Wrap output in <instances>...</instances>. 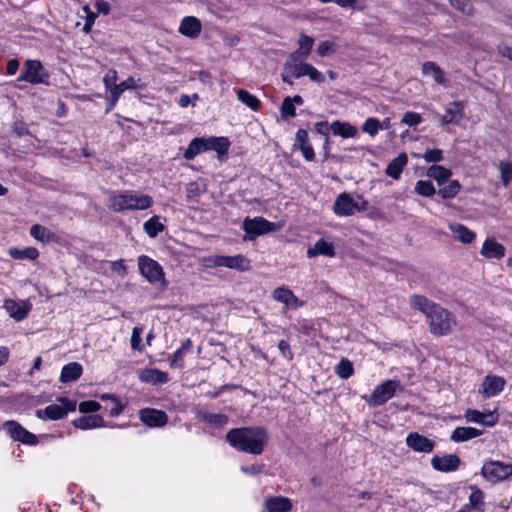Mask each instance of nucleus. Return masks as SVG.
Returning a JSON list of instances; mask_svg holds the SVG:
<instances>
[{"instance_id": "1", "label": "nucleus", "mask_w": 512, "mask_h": 512, "mask_svg": "<svg viewBox=\"0 0 512 512\" xmlns=\"http://www.w3.org/2000/svg\"><path fill=\"white\" fill-rule=\"evenodd\" d=\"M226 440L239 451L259 455L264 450L268 435L262 427H242L231 429L226 435Z\"/></svg>"}, {"instance_id": "2", "label": "nucleus", "mask_w": 512, "mask_h": 512, "mask_svg": "<svg viewBox=\"0 0 512 512\" xmlns=\"http://www.w3.org/2000/svg\"><path fill=\"white\" fill-rule=\"evenodd\" d=\"M153 203V198L147 194L126 190L119 194H112L108 200V208L114 212L146 210L149 209Z\"/></svg>"}, {"instance_id": "3", "label": "nucleus", "mask_w": 512, "mask_h": 512, "mask_svg": "<svg viewBox=\"0 0 512 512\" xmlns=\"http://www.w3.org/2000/svg\"><path fill=\"white\" fill-rule=\"evenodd\" d=\"M404 390L399 380H385L377 385L370 395H364L362 398L373 407H378L392 399L397 392Z\"/></svg>"}, {"instance_id": "4", "label": "nucleus", "mask_w": 512, "mask_h": 512, "mask_svg": "<svg viewBox=\"0 0 512 512\" xmlns=\"http://www.w3.org/2000/svg\"><path fill=\"white\" fill-rule=\"evenodd\" d=\"M137 264L139 273L150 284L163 288L167 285L164 270L156 260L147 255H140Z\"/></svg>"}, {"instance_id": "5", "label": "nucleus", "mask_w": 512, "mask_h": 512, "mask_svg": "<svg viewBox=\"0 0 512 512\" xmlns=\"http://www.w3.org/2000/svg\"><path fill=\"white\" fill-rule=\"evenodd\" d=\"M427 318L429 319L431 333L438 336L450 333L452 328L456 325L454 315L439 304L432 310Z\"/></svg>"}, {"instance_id": "6", "label": "nucleus", "mask_w": 512, "mask_h": 512, "mask_svg": "<svg viewBox=\"0 0 512 512\" xmlns=\"http://www.w3.org/2000/svg\"><path fill=\"white\" fill-rule=\"evenodd\" d=\"M284 66L291 73V76L297 79L307 76L312 82L322 83L324 81L323 74L311 64L300 61L296 53L289 55Z\"/></svg>"}, {"instance_id": "7", "label": "nucleus", "mask_w": 512, "mask_h": 512, "mask_svg": "<svg viewBox=\"0 0 512 512\" xmlns=\"http://www.w3.org/2000/svg\"><path fill=\"white\" fill-rule=\"evenodd\" d=\"M368 207V202L358 195L356 198L348 193H342L337 196L333 211L339 217H347L353 215L356 211H364Z\"/></svg>"}, {"instance_id": "8", "label": "nucleus", "mask_w": 512, "mask_h": 512, "mask_svg": "<svg viewBox=\"0 0 512 512\" xmlns=\"http://www.w3.org/2000/svg\"><path fill=\"white\" fill-rule=\"evenodd\" d=\"M242 229L245 232V239L253 241L260 235L278 231L280 226L263 217H255L246 218L242 223Z\"/></svg>"}, {"instance_id": "9", "label": "nucleus", "mask_w": 512, "mask_h": 512, "mask_svg": "<svg viewBox=\"0 0 512 512\" xmlns=\"http://www.w3.org/2000/svg\"><path fill=\"white\" fill-rule=\"evenodd\" d=\"M49 74L39 60L28 59L24 62L18 81H25L32 85L47 84Z\"/></svg>"}, {"instance_id": "10", "label": "nucleus", "mask_w": 512, "mask_h": 512, "mask_svg": "<svg viewBox=\"0 0 512 512\" xmlns=\"http://www.w3.org/2000/svg\"><path fill=\"white\" fill-rule=\"evenodd\" d=\"M76 402L69 398L62 397L58 403L50 404L45 409L36 411V416L42 420H59L64 418L69 412L75 411Z\"/></svg>"}, {"instance_id": "11", "label": "nucleus", "mask_w": 512, "mask_h": 512, "mask_svg": "<svg viewBox=\"0 0 512 512\" xmlns=\"http://www.w3.org/2000/svg\"><path fill=\"white\" fill-rule=\"evenodd\" d=\"M3 429L14 440L26 445H36L38 443L37 436L25 429L18 422L9 420L4 422Z\"/></svg>"}, {"instance_id": "12", "label": "nucleus", "mask_w": 512, "mask_h": 512, "mask_svg": "<svg viewBox=\"0 0 512 512\" xmlns=\"http://www.w3.org/2000/svg\"><path fill=\"white\" fill-rule=\"evenodd\" d=\"M482 475L492 481H502L512 477V465L490 461L483 465Z\"/></svg>"}, {"instance_id": "13", "label": "nucleus", "mask_w": 512, "mask_h": 512, "mask_svg": "<svg viewBox=\"0 0 512 512\" xmlns=\"http://www.w3.org/2000/svg\"><path fill=\"white\" fill-rule=\"evenodd\" d=\"M139 419L149 428H160L167 424L168 415L163 410L143 408L139 411Z\"/></svg>"}, {"instance_id": "14", "label": "nucleus", "mask_w": 512, "mask_h": 512, "mask_svg": "<svg viewBox=\"0 0 512 512\" xmlns=\"http://www.w3.org/2000/svg\"><path fill=\"white\" fill-rule=\"evenodd\" d=\"M272 298L283 304L285 310H296L304 305V302L285 286L277 287L272 292Z\"/></svg>"}, {"instance_id": "15", "label": "nucleus", "mask_w": 512, "mask_h": 512, "mask_svg": "<svg viewBox=\"0 0 512 512\" xmlns=\"http://www.w3.org/2000/svg\"><path fill=\"white\" fill-rule=\"evenodd\" d=\"M3 308L11 318L20 322L28 316L32 309V304L28 300L17 301L14 299H6L4 301Z\"/></svg>"}, {"instance_id": "16", "label": "nucleus", "mask_w": 512, "mask_h": 512, "mask_svg": "<svg viewBox=\"0 0 512 512\" xmlns=\"http://www.w3.org/2000/svg\"><path fill=\"white\" fill-rule=\"evenodd\" d=\"M505 383L503 377L488 375L483 380L479 393L482 394L484 398L497 396L503 391Z\"/></svg>"}, {"instance_id": "17", "label": "nucleus", "mask_w": 512, "mask_h": 512, "mask_svg": "<svg viewBox=\"0 0 512 512\" xmlns=\"http://www.w3.org/2000/svg\"><path fill=\"white\" fill-rule=\"evenodd\" d=\"M464 418L467 422L480 424L486 427H493L498 422V416L495 414V412H481L476 409L466 410Z\"/></svg>"}, {"instance_id": "18", "label": "nucleus", "mask_w": 512, "mask_h": 512, "mask_svg": "<svg viewBox=\"0 0 512 512\" xmlns=\"http://www.w3.org/2000/svg\"><path fill=\"white\" fill-rule=\"evenodd\" d=\"M136 88L142 89L144 88V84L142 83L141 79H136L134 77H128L126 80L114 86L110 96V103L108 105L107 111H110L116 105L124 91Z\"/></svg>"}, {"instance_id": "19", "label": "nucleus", "mask_w": 512, "mask_h": 512, "mask_svg": "<svg viewBox=\"0 0 512 512\" xmlns=\"http://www.w3.org/2000/svg\"><path fill=\"white\" fill-rule=\"evenodd\" d=\"M406 444L409 448L419 453H430L434 449V442L427 437L417 433L411 432L406 437Z\"/></svg>"}, {"instance_id": "20", "label": "nucleus", "mask_w": 512, "mask_h": 512, "mask_svg": "<svg viewBox=\"0 0 512 512\" xmlns=\"http://www.w3.org/2000/svg\"><path fill=\"white\" fill-rule=\"evenodd\" d=\"M202 31V23L195 16H185L182 18L178 32L190 39L197 38Z\"/></svg>"}, {"instance_id": "21", "label": "nucleus", "mask_w": 512, "mask_h": 512, "mask_svg": "<svg viewBox=\"0 0 512 512\" xmlns=\"http://www.w3.org/2000/svg\"><path fill=\"white\" fill-rule=\"evenodd\" d=\"M460 459L454 454H447L443 456H434L431 459V466L440 472H452L458 469Z\"/></svg>"}, {"instance_id": "22", "label": "nucleus", "mask_w": 512, "mask_h": 512, "mask_svg": "<svg viewBox=\"0 0 512 512\" xmlns=\"http://www.w3.org/2000/svg\"><path fill=\"white\" fill-rule=\"evenodd\" d=\"M138 378L143 383L155 386L166 384L169 381V376L166 372L155 368L142 369L138 374Z\"/></svg>"}, {"instance_id": "23", "label": "nucleus", "mask_w": 512, "mask_h": 512, "mask_svg": "<svg viewBox=\"0 0 512 512\" xmlns=\"http://www.w3.org/2000/svg\"><path fill=\"white\" fill-rule=\"evenodd\" d=\"M292 507V500L288 497L269 496L264 500V509L266 512H290Z\"/></svg>"}, {"instance_id": "24", "label": "nucleus", "mask_w": 512, "mask_h": 512, "mask_svg": "<svg viewBox=\"0 0 512 512\" xmlns=\"http://www.w3.org/2000/svg\"><path fill=\"white\" fill-rule=\"evenodd\" d=\"M75 428L81 430H90L107 427L103 417L99 414L84 415L72 421Z\"/></svg>"}, {"instance_id": "25", "label": "nucleus", "mask_w": 512, "mask_h": 512, "mask_svg": "<svg viewBox=\"0 0 512 512\" xmlns=\"http://www.w3.org/2000/svg\"><path fill=\"white\" fill-rule=\"evenodd\" d=\"M464 116V106L462 102L454 101L450 103L446 109L445 113L440 117V121L442 125L447 124H458Z\"/></svg>"}, {"instance_id": "26", "label": "nucleus", "mask_w": 512, "mask_h": 512, "mask_svg": "<svg viewBox=\"0 0 512 512\" xmlns=\"http://www.w3.org/2000/svg\"><path fill=\"white\" fill-rule=\"evenodd\" d=\"M481 255L488 259H501L505 255V248L494 238H487L482 245Z\"/></svg>"}, {"instance_id": "27", "label": "nucleus", "mask_w": 512, "mask_h": 512, "mask_svg": "<svg viewBox=\"0 0 512 512\" xmlns=\"http://www.w3.org/2000/svg\"><path fill=\"white\" fill-rule=\"evenodd\" d=\"M422 73L426 77H431L437 84L447 86L448 80L444 71L435 62L427 61L422 65Z\"/></svg>"}, {"instance_id": "28", "label": "nucleus", "mask_w": 512, "mask_h": 512, "mask_svg": "<svg viewBox=\"0 0 512 512\" xmlns=\"http://www.w3.org/2000/svg\"><path fill=\"white\" fill-rule=\"evenodd\" d=\"M330 129L334 136H339L344 139L354 138L358 134V129L356 126L349 122H342L339 120L333 121L330 124Z\"/></svg>"}, {"instance_id": "29", "label": "nucleus", "mask_w": 512, "mask_h": 512, "mask_svg": "<svg viewBox=\"0 0 512 512\" xmlns=\"http://www.w3.org/2000/svg\"><path fill=\"white\" fill-rule=\"evenodd\" d=\"M319 255L334 257L335 249L333 243L327 242L324 238H321L314 244V246L308 248V258H314Z\"/></svg>"}, {"instance_id": "30", "label": "nucleus", "mask_w": 512, "mask_h": 512, "mask_svg": "<svg viewBox=\"0 0 512 512\" xmlns=\"http://www.w3.org/2000/svg\"><path fill=\"white\" fill-rule=\"evenodd\" d=\"M408 163V156L406 153H400L394 158L386 167L385 173L387 176L397 180L400 178L403 169Z\"/></svg>"}, {"instance_id": "31", "label": "nucleus", "mask_w": 512, "mask_h": 512, "mask_svg": "<svg viewBox=\"0 0 512 512\" xmlns=\"http://www.w3.org/2000/svg\"><path fill=\"white\" fill-rule=\"evenodd\" d=\"M197 418L214 428H221L228 423V416L220 413H211L208 411H199L197 413Z\"/></svg>"}, {"instance_id": "32", "label": "nucleus", "mask_w": 512, "mask_h": 512, "mask_svg": "<svg viewBox=\"0 0 512 512\" xmlns=\"http://www.w3.org/2000/svg\"><path fill=\"white\" fill-rule=\"evenodd\" d=\"M409 303L412 309L418 310L421 313L425 314L426 317L432 312L433 309L438 305L428 298L422 295L413 294L409 298Z\"/></svg>"}, {"instance_id": "33", "label": "nucleus", "mask_w": 512, "mask_h": 512, "mask_svg": "<svg viewBox=\"0 0 512 512\" xmlns=\"http://www.w3.org/2000/svg\"><path fill=\"white\" fill-rule=\"evenodd\" d=\"M164 221L161 216L154 215L144 222L143 229L150 238H156L166 228Z\"/></svg>"}, {"instance_id": "34", "label": "nucleus", "mask_w": 512, "mask_h": 512, "mask_svg": "<svg viewBox=\"0 0 512 512\" xmlns=\"http://www.w3.org/2000/svg\"><path fill=\"white\" fill-rule=\"evenodd\" d=\"M83 368L78 362H71L63 366L60 374V381L63 383L73 382L80 378Z\"/></svg>"}, {"instance_id": "35", "label": "nucleus", "mask_w": 512, "mask_h": 512, "mask_svg": "<svg viewBox=\"0 0 512 512\" xmlns=\"http://www.w3.org/2000/svg\"><path fill=\"white\" fill-rule=\"evenodd\" d=\"M30 235L38 242L48 244L56 241V235L47 227L40 224H34L30 228Z\"/></svg>"}, {"instance_id": "36", "label": "nucleus", "mask_w": 512, "mask_h": 512, "mask_svg": "<svg viewBox=\"0 0 512 512\" xmlns=\"http://www.w3.org/2000/svg\"><path fill=\"white\" fill-rule=\"evenodd\" d=\"M482 435V431L473 427H457L451 434L453 442L460 443Z\"/></svg>"}, {"instance_id": "37", "label": "nucleus", "mask_w": 512, "mask_h": 512, "mask_svg": "<svg viewBox=\"0 0 512 512\" xmlns=\"http://www.w3.org/2000/svg\"><path fill=\"white\" fill-rule=\"evenodd\" d=\"M224 267L238 271H248L251 267L250 260L244 255L226 256L224 255Z\"/></svg>"}, {"instance_id": "38", "label": "nucleus", "mask_w": 512, "mask_h": 512, "mask_svg": "<svg viewBox=\"0 0 512 512\" xmlns=\"http://www.w3.org/2000/svg\"><path fill=\"white\" fill-rule=\"evenodd\" d=\"M206 151L207 146L205 138L196 137L189 143L187 149L183 153V157L186 160H193L196 156Z\"/></svg>"}, {"instance_id": "39", "label": "nucleus", "mask_w": 512, "mask_h": 512, "mask_svg": "<svg viewBox=\"0 0 512 512\" xmlns=\"http://www.w3.org/2000/svg\"><path fill=\"white\" fill-rule=\"evenodd\" d=\"M303 99L300 95L286 97L281 105L280 111L283 118H291L296 115L295 105H302Z\"/></svg>"}, {"instance_id": "40", "label": "nucleus", "mask_w": 512, "mask_h": 512, "mask_svg": "<svg viewBox=\"0 0 512 512\" xmlns=\"http://www.w3.org/2000/svg\"><path fill=\"white\" fill-rule=\"evenodd\" d=\"M449 228L462 243L468 244L475 239V233L462 224H450Z\"/></svg>"}, {"instance_id": "41", "label": "nucleus", "mask_w": 512, "mask_h": 512, "mask_svg": "<svg viewBox=\"0 0 512 512\" xmlns=\"http://www.w3.org/2000/svg\"><path fill=\"white\" fill-rule=\"evenodd\" d=\"M427 175L431 178H433L438 185H443L448 181V179L451 177L452 172L451 170L439 166V165H432L427 170Z\"/></svg>"}, {"instance_id": "42", "label": "nucleus", "mask_w": 512, "mask_h": 512, "mask_svg": "<svg viewBox=\"0 0 512 512\" xmlns=\"http://www.w3.org/2000/svg\"><path fill=\"white\" fill-rule=\"evenodd\" d=\"M207 151L213 150L218 154H224L227 152L230 142L227 137H209L205 138Z\"/></svg>"}, {"instance_id": "43", "label": "nucleus", "mask_w": 512, "mask_h": 512, "mask_svg": "<svg viewBox=\"0 0 512 512\" xmlns=\"http://www.w3.org/2000/svg\"><path fill=\"white\" fill-rule=\"evenodd\" d=\"M10 257L16 260H36L39 257V251L35 247H26L24 249L10 248L8 251Z\"/></svg>"}, {"instance_id": "44", "label": "nucleus", "mask_w": 512, "mask_h": 512, "mask_svg": "<svg viewBox=\"0 0 512 512\" xmlns=\"http://www.w3.org/2000/svg\"><path fill=\"white\" fill-rule=\"evenodd\" d=\"M237 99L249 107L253 111H257L260 108V100L249 91L244 89L236 90Z\"/></svg>"}, {"instance_id": "45", "label": "nucleus", "mask_w": 512, "mask_h": 512, "mask_svg": "<svg viewBox=\"0 0 512 512\" xmlns=\"http://www.w3.org/2000/svg\"><path fill=\"white\" fill-rule=\"evenodd\" d=\"M299 49L295 52L296 56L307 58L314 45V39L308 35L300 34L298 39Z\"/></svg>"}, {"instance_id": "46", "label": "nucleus", "mask_w": 512, "mask_h": 512, "mask_svg": "<svg viewBox=\"0 0 512 512\" xmlns=\"http://www.w3.org/2000/svg\"><path fill=\"white\" fill-rule=\"evenodd\" d=\"M461 190V184L458 180L450 181L446 186L439 189L438 195L443 199L454 198Z\"/></svg>"}, {"instance_id": "47", "label": "nucleus", "mask_w": 512, "mask_h": 512, "mask_svg": "<svg viewBox=\"0 0 512 512\" xmlns=\"http://www.w3.org/2000/svg\"><path fill=\"white\" fill-rule=\"evenodd\" d=\"M415 192L423 197H431L436 193V189L431 181L419 180L415 184Z\"/></svg>"}, {"instance_id": "48", "label": "nucleus", "mask_w": 512, "mask_h": 512, "mask_svg": "<svg viewBox=\"0 0 512 512\" xmlns=\"http://www.w3.org/2000/svg\"><path fill=\"white\" fill-rule=\"evenodd\" d=\"M499 170L503 185L508 187L512 180V162L505 160L500 161Z\"/></svg>"}, {"instance_id": "49", "label": "nucleus", "mask_w": 512, "mask_h": 512, "mask_svg": "<svg viewBox=\"0 0 512 512\" xmlns=\"http://www.w3.org/2000/svg\"><path fill=\"white\" fill-rule=\"evenodd\" d=\"M336 373L342 379H348L354 373L352 362L347 359H342L336 366Z\"/></svg>"}, {"instance_id": "50", "label": "nucleus", "mask_w": 512, "mask_h": 512, "mask_svg": "<svg viewBox=\"0 0 512 512\" xmlns=\"http://www.w3.org/2000/svg\"><path fill=\"white\" fill-rule=\"evenodd\" d=\"M450 5L456 10L466 15H471L473 12L472 0H448Z\"/></svg>"}, {"instance_id": "51", "label": "nucleus", "mask_w": 512, "mask_h": 512, "mask_svg": "<svg viewBox=\"0 0 512 512\" xmlns=\"http://www.w3.org/2000/svg\"><path fill=\"white\" fill-rule=\"evenodd\" d=\"M380 129H382V127L379 120L373 117L366 119L362 126V131L370 136H375Z\"/></svg>"}, {"instance_id": "52", "label": "nucleus", "mask_w": 512, "mask_h": 512, "mask_svg": "<svg viewBox=\"0 0 512 512\" xmlns=\"http://www.w3.org/2000/svg\"><path fill=\"white\" fill-rule=\"evenodd\" d=\"M82 10L85 14V25L83 27V31L88 33L91 31L98 14L93 12L88 5L83 6Z\"/></svg>"}, {"instance_id": "53", "label": "nucleus", "mask_w": 512, "mask_h": 512, "mask_svg": "<svg viewBox=\"0 0 512 512\" xmlns=\"http://www.w3.org/2000/svg\"><path fill=\"white\" fill-rule=\"evenodd\" d=\"M142 327H134L132 330L131 335V347L133 350L136 351H143L144 345L142 344L141 334H142Z\"/></svg>"}, {"instance_id": "54", "label": "nucleus", "mask_w": 512, "mask_h": 512, "mask_svg": "<svg viewBox=\"0 0 512 512\" xmlns=\"http://www.w3.org/2000/svg\"><path fill=\"white\" fill-rule=\"evenodd\" d=\"M421 157L427 163H437L443 160V153L440 149H427Z\"/></svg>"}, {"instance_id": "55", "label": "nucleus", "mask_w": 512, "mask_h": 512, "mask_svg": "<svg viewBox=\"0 0 512 512\" xmlns=\"http://www.w3.org/2000/svg\"><path fill=\"white\" fill-rule=\"evenodd\" d=\"M101 404L94 400L82 401L79 404V411L81 413H95L101 409Z\"/></svg>"}, {"instance_id": "56", "label": "nucleus", "mask_w": 512, "mask_h": 512, "mask_svg": "<svg viewBox=\"0 0 512 512\" xmlns=\"http://www.w3.org/2000/svg\"><path fill=\"white\" fill-rule=\"evenodd\" d=\"M116 81L117 71L114 69H110L103 77L105 89L110 92V95L112 94L113 87L117 85Z\"/></svg>"}, {"instance_id": "57", "label": "nucleus", "mask_w": 512, "mask_h": 512, "mask_svg": "<svg viewBox=\"0 0 512 512\" xmlns=\"http://www.w3.org/2000/svg\"><path fill=\"white\" fill-rule=\"evenodd\" d=\"M309 144L308 132L305 129H299L295 135L294 149H299Z\"/></svg>"}, {"instance_id": "58", "label": "nucleus", "mask_w": 512, "mask_h": 512, "mask_svg": "<svg viewBox=\"0 0 512 512\" xmlns=\"http://www.w3.org/2000/svg\"><path fill=\"white\" fill-rule=\"evenodd\" d=\"M204 266L207 268L224 267V255H211L205 257Z\"/></svg>"}, {"instance_id": "59", "label": "nucleus", "mask_w": 512, "mask_h": 512, "mask_svg": "<svg viewBox=\"0 0 512 512\" xmlns=\"http://www.w3.org/2000/svg\"><path fill=\"white\" fill-rule=\"evenodd\" d=\"M422 121V117L419 113L416 112H406L402 118V122L410 127L416 126L420 124Z\"/></svg>"}, {"instance_id": "60", "label": "nucleus", "mask_w": 512, "mask_h": 512, "mask_svg": "<svg viewBox=\"0 0 512 512\" xmlns=\"http://www.w3.org/2000/svg\"><path fill=\"white\" fill-rule=\"evenodd\" d=\"M105 408H106V410H108L109 415L111 417H117V416H119L124 411L125 405H123L119 401V399H117V400L111 402Z\"/></svg>"}, {"instance_id": "61", "label": "nucleus", "mask_w": 512, "mask_h": 512, "mask_svg": "<svg viewBox=\"0 0 512 512\" xmlns=\"http://www.w3.org/2000/svg\"><path fill=\"white\" fill-rule=\"evenodd\" d=\"M334 52V43L331 41H323L317 48V54L321 57L327 56Z\"/></svg>"}, {"instance_id": "62", "label": "nucleus", "mask_w": 512, "mask_h": 512, "mask_svg": "<svg viewBox=\"0 0 512 512\" xmlns=\"http://www.w3.org/2000/svg\"><path fill=\"white\" fill-rule=\"evenodd\" d=\"M185 355H186L185 353H183L182 351H179L177 349L173 353V356H172V359H171V362H170V366L172 368H183Z\"/></svg>"}, {"instance_id": "63", "label": "nucleus", "mask_w": 512, "mask_h": 512, "mask_svg": "<svg viewBox=\"0 0 512 512\" xmlns=\"http://www.w3.org/2000/svg\"><path fill=\"white\" fill-rule=\"evenodd\" d=\"M93 6L97 14L108 15L111 10L109 2L105 0H95Z\"/></svg>"}, {"instance_id": "64", "label": "nucleus", "mask_w": 512, "mask_h": 512, "mask_svg": "<svg viewBox=\"0 0 512 512\" xmlns=\"http://www.w3.org/2000/svg\"><path fill=\"white\" fill-rule=\"evenodd\" d=\"M278 349L284 358L288 360H291L293 358V353L291 351L290 344L287 340H280V342L278 343Z\"/></svg>"}]
</instances>
